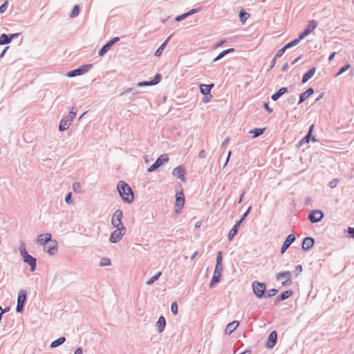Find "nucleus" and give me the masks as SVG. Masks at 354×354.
I'll return each instance as SVG.
<instances>
[{"mask_svg": "<svg viewBox=\"0 0 354 354\" xmlns=\"http://www.w3.org/2000/svg\"><path fill=\"white\" fill-rule=\"evenodd\" d=\"M120 40V38L116 37H113L107 41L99 50L98 54L100 56H104L111 48V47L117 43Z\"/></svg>", "mask_w": 354, "mask_h": 354, "instance_id": "obj_13", "label": "nucleus"}, {"mask_svg": "<svg viewBox=\"0 0 354 354\" xmlns=\"http://www.w3.org/2000/svg\"><path fill=\"white\" fill-rule=\"evenodd\" d=\"M216 266L223 267L222 265V252H218L216 254Z\"/></svg>", "mask_w": 354, "mask_h": 354, "instance_id": "obj_44", "label": "nucleus"}, {"mask_svg": "<svg viewBox=\"0 0 354 354\" xmlns=\"http://www.w3.org/2000/svg\"><path fill=\"white\" fill-rule=\"evenodd\" d=\"M310 140H312L313 142H316L317 139L315 136H310V134H306L297 144V147H301L305 143H308Z\"/></svg>", "mask_w": 354, "mask_h": 354, "instance_id": "obj_30", "label": "nucleus"}, {"mask_svg": "<svg viewBox=\"0 0 354 354\" xmlns=\"http://www.w3.org/2000/svg\"><path fill=\"white\" fill-rule=\"evenodd\" d=\"M278 292V290L276 288H271L270 290H268L266 293L265 292L264 297L268 298L271 297L272 296H274Z\"/></svg>", "mask_w": 354, "mask_h": 354, "instance_id": "obj_42", "label": "nucleus"}, {"mask_svg": "<svg viewBox=\"0 0 354 354\" xmlns=\"http://www.w3.org/2000/svg\"><path fill=\"white\" fill-rule=\"evenodd\" d=\"M246 193V190L245 189H243L239 200L237 201V203H241L242 201H243V196L245 195V194Z\"/></svg>", "mask_w": 354, "mask_h": 354, "instance_id": "obj_62", "label": "nucleus"}, {"mask_svg": "<svg viewBox=\"0 0 354 354\" xmlns=\"http://www.w3.org/2000/svg\"><path fill=\"white\" fill-rule=\"evenodd\" d=\"M76 113L77 109L75 107H73L65 119L71 123L76 115Z\"/></svg>", "mask_w": 354, "mask_h": 354, "instance_id": "obj_35", "label": "nucleus"}, {"mask_svg": "<svg viewBox=\"0 0 354 354\" xmlns=\"http://www.w3.org/2000/svg\"><path fill=\"white\" fill-rule=\"evenodd\" d=\"M171 310L174 315L178 314V304L176 302H173L171 305Z\"/></svg>", "mask_w": 354, "mask_h": 354, "instance_id": "obj_46", "label": "nucleus"}, {"mask_svg": "<svg viewBox=\"0 0 354 354\" xmlns=\"http://www.w3.org/2000/svg\"><path fill=\"white\" fill-rule=\"evenodd\" d=\"M175 205L180 210L183 208L185 205V196L183 191L176 193Z\"/></svg>", "mask_w": 354, "mask_h": 354, "instance_id": "obj_19", "label": "nucleus"}, {"mask_svg": "<svg viewBox=\"0 0 354 354\" xmlns=\"http://www.w3.org/2000/svg\"><path fill=\"white\" fill-rule=\"evenodd\" d=\"M251 209H252V207L250 206L247 211L242 215L241 218H240L239 221H238V222H240V223L241 224V223L245 220V218L247 217V216L248 215V214L251 211Z\"/></svg>", "mask_w": 354, "mask_h": 354, "instance_id": "obj_51", "label": "nucleus"}, {"mask_svg": "<svg viewBox=\"0 0 354 354\" xmlns=\"http://www.w3.org/2000/svg\"><path fill=\"white\" fill-rule=\"evenodd\" d=\"M314 93V89L312 87L308 88L305 92L299 95V104L304 102L310 95Z\"/></svg>", "mask_w": 354, "mask_h": 354, "instance_id": "obj_26", "label": "nucleus"}, {"mask_svg": "<svg viewBox=\"0 0 354 354\" xmlns=\"http://www.w3.org/2000/svg\"><path fill=\"white\" fill-rule=\"evenodd\" d=\"M316 72V68L312 67L310 68L306 73H305L302 77L301 82L304 84L307 82L313 76L315 75Z\"/></svg>", "mask_w": 354, "mask_h": 354, "instance_id": "obj_24", "label": "nucleus"}, {"mask_svg": "<svg viewBox=\"0 0 354 354\" xmlns=\"http://www.w3.org/2000/svg\"><path fill=\"white\" fill-rule=\"evenodd\" d=\"M51 241H53L52 236L50 233L39 234L37 239V243L43 246H44L45 244H48V243L50 242Z\"/></svg>", "mask_w": 354, "mask_h": 354, "instance_id": "obj_18", "label": "nucleus"}, {"mask_svg": "<svg viewBox=\"0 0 354 354\" xmlns=\"http://www.w3.org/2000/svg\"><path fill=\"white\" fill-rule=\"evenodd\" d=\"M122 216L123 212L121 209H118L115 211L111 219V223L113 227H124L122 222Z\"/></svg>", "mask_w": 354, "mask_h": 354, "instance_id": "obj_11", "label": "nucleus"}, {"mask_svg": "<svg viewBox=\"0 0 354 354\" xmlns=\"http://www.w3.org/2000/svg\"><path fill=\"white\" fill-rule=\"evenodd\" d=\"M162 275V272H158L156 274H154L152 277L148 279L146 282V284L148 286L152 285L156 281H157L160 277Z\"/></svg>", "mask_w": 354, "mask_h": 354, "instance_id": "obj_37", "label": "nucleus"}, {"mask_svg": "<svg viewBox=\"0 0 354 354\" xmlns=\"http://www.w3.org/2000/svg\"><path fill=\"white\" fill-rule=\"evenodd\" d=\"M350 68H351V64H346L345 66H344L343 67H342L339 72L335 75L336 77L342 75V73H344V72H346L348 69H349Z\"/></svg>", "mask_w": 354, "mask_h": 354, "instance_id": "obj_43", "label": "nucleus"}, {"mask_svg": "<svg viewBox=\"0 0 354 354\" xmlns=\"http://www.w3.org/2000/svg\"><path fill=\"white\" fill-rule=\"evenodd\" d=\"M223 270V267L215 266L213 277L209 284L210 288H213L220 281Z\"/></svg>", "mask_w": 354, "mask_h": 354, "instance_id": "obj_9", "label": "nucleus"}, {"mask_svg": "<svg viewBox=\"0 0 354 354\" xmlns=\"http://www.w3.org/2000/svg\"><path fill=\"white\" fill-rule=\"evenodd\" d=\"M117 188L124 202L130 204L134 201L133 192L125 181L120 180L118 183Z\"/></svg>", "mask_w": 354, "mask_h": 354, "instance_id": "obj_1", "label": "nucleus"}, {"mask_svg": "<svg viewBox=\"0 0 354 354\" xmlns=\"http://www.w3.org/2000/svg\"><path fill=\"white\" fill-rule=\"evenodd\" d=\"M162 79V76L159 73H156L153 80H150L151 86L158 84Z\"/></svg>", "mask_w": 354, "mask_h": 354, "instance_id": "obj_40", "label": "nucleus"}, {"mask_svg": "<svg viewBox=\"0 0 354 354\" xmlns=\"http://www.w3.org/2000/svg\"><path fill=\"white\" fill-rule=\"evenodd\" d=\"M239 322L238 321H233L225 327V333L227 335L232 334L235 329L239 326Z\"/></svg>", "mask_w": 354, "mask_h": 354, "instance_id": "obj_23", "label": "nucleus"}, {"mask_svg": "<svg viewBox=\"0 0 354 354\" xmlns=\"http://www.w3.org/2000/svg\"><path fill=\"white\" fill-rule=\"evenodd\" d=\"M286 50H287V48H286L285 46L283 48H281V49H279L274 55L275 59H277L278 57H281Z\"/></svg>", "mask_w": 354, "mask_h": 354, "instance_id": "obj_47", "label": "nucleus"}, {"mask_svg": "<svg viewBox=\"0 0 354 354\" xmlns=\"http://www.w3.org/2000/svg\"><path fill=\"white\" fill-rule=\"evenodd\" d=\"M250 15L243 10L239 12V19L242 24H245L246 20L250 17Z\"/></svg>", "mask_w": 354, "mask_h": 354, "instance_id": "obj_36", "label": "nucleus"}, {"mask_svg": "<svg viewBox=\"0 0 354 354\" xmlns=\"http://www.w3.org/2000/svg\"><path fill=\"white\" fill-rule=\"evenodd\" d=\"M292 294H293V292L291 290H288L283 291V292H281L277 297V298L275 299V302L284 301V300L288 299L290 296H292Z\"/></svg>", "mask_w": 354, "mask_h": 354, "instance_id": "obj_25", "label": "nucleus"}, {"mask_svg": "<svg viewBox=\"0 0 354 354\" xmlns=\"http://www.w3.org/2000/svg\"><path fill=\"white\" fill-rule=\"evenodd\" d=\"M8 6V2L7 1H6L3 3H2L0 6V13H3L4 12H6Z\"/></svg>", "mask_w": 354, "mask_h": 354, "instance_id": "obj_52", "label": "nucleus"}, {"mask_svg": "<svg viewBox=\"0 0 354 354\" xmlns=\"http://www.w3.org/2000/svg\"><path fill=\"white\" fill-rule=\"evenodd\" d=\"M226 55V53L225 52V50H223L222 52H221L213 60L214 62L222 59L223 57H225Z\"/></svg>", "mask_w": 354, "mask_h": 354, "instance_id": "obj_54", "label": "nucleus"}, {"mask_svg": "<svg viewBox=\"0 0 354 354\" xmlns=\"http://www.w3.org/2000/svg\"><path fill=\"white\" fill-rule=\"evenodd\" d=\"M172 37V35L169 36L167 39L159 46V48L156 50L154 55L156 57H160L166 47L168 42L170 41L171 38Z\"/></svg>", "mask_w": 354, "mask_h": 354, "instance_id": "obj_29", "label": "nucleus"}, {"mask_svg": "<svg viewBox=\"0 0 354 354\" xmlns=\"http://www.w3.org/2000/svg\"><path fill=\"white\" fill-rule=\"evenodd\" d=\"M277 333L276 330H272L268 335V340L266 344L267 348H272L277 344Z\"/></svg>", "mask_w": 354, "mask_h": 354, "instance_id": "obj_15", "label": "nucleus"}, {"mask_svg": "<svg viewBox=\"0 0 354 354\" xmlns=\"http://www.w3.org/2000/svg\"><path fill=\"white\" fill-rule=\"evenodd\" d=\"M315 244V239L313 237H306L302 242V249L305 251L310 250Z\"/></svg>", "mask_w": 354, "mask_h": 354, "instance_id": "obj_21", "label": "nucleus"}, {"mask_svg": "<svg viewBox=\"0 0 354 354\" xmlns=\"http://www.w3.org/2000/svg\"><path fill=\"white\" fill-rule=\"evenodd\" d=\"M127 93H132L133 95H136V94H138V92L134 88H127L126 90H124V91H122V93H120V95L121 96L124 95Z\"/></svg>", "mask_w": 354, "mask_h": 354, "instance_id": "obj_45", "label": "nucleus"}, {"mask_svg": "<svg viewBox=\"0 0 354 354\" xmlns=\"http://www.w3.org/2000/svg\"><path fill=\"white\" fill-rule=\"evenodd\" d=\"M166 326V319L164 316L161 315L156 322V330L158 333H162Z\"/></svg>", "mask_w": 354, "mask_h": 354, "instance_id": "obj_22", "label": "nucleus"}, {"mask_svg": "<svg viewBox=\"0 0 354 354\" xmlns=\"http://www.w3.org/2000/svg\"><path fill=\"white\" fill-rule=\"evenodd\" d=\"M266 130V128H255L250 131V133H252V138H255L261 135H262Z\"/></svg>", "mask_w": 354, "mask_h": 354, "instance_id": "obj_33", "label": "nucleus"}, {"mask_svg": "<svg viewBox=\"0 0 354 354\" xmlns=\"http://www.w3.org/2000/svg\"><path fill=\"white\" fill-rule=\"evenodd\" d=\"M101 266H106L111 265V260L109 258H103L100 263Z\"/></svg>", "mask_w": 354, "mask_h": 354, "instance_id": "obj_49", "label": "nucleus"}, {"mask_svg": "<svg viewBox=\"0 0 354 354\" xmlns=\"http://www.w3.org/2000/svg\"><path fill=\"white\" fill-rule=\"evenodd\" d=\"M26 301L27 292L25 290H21L17 297V305L16 307V311L17 313H22L24 311Z\"/></svg>", "mask_w": 354, "mask_h": 354, "instance_id": "obj_5", "label": "nucleus"}, {"mask_svg": "<svg viewBox=\"0 0 354 354\" xmlns=\"http://www.w3.org/2000/svg\"><path fill=\"white\" fill-rule=\"evenodd\" d=\"M65 202L68 205H71L73 203L72 199V193L69 192L66 194L65 197Z\"/></svg>", "mask_w": 354, "mask_h": 354, "instance_id": "obj_50", "label": "nucleus"}, {"mask_svg": "<svg viewBox=\"0 0 354 354\" xmlns=\"http://www.w3.org/2000/svg\"><path fill=\"white\" fill-rule=\"evenodd\" d=\"M11 42V40L10 39L9 35H7L6 33H2L0 35V45H5L10 44Z\"/></svg>", "mask_w": 354, "mask_h": 354, "instance_id": "obj_34", "label": "nucleus"}, {"mask_svg": "<svg viewBox=\"0 0 354 354\" xmlns=\"http://www.w3.org/2000/svg\"><path fill=\"white\" fill-rule=\"evenodd\" d=\"M116 229L112 232L109 237V241L112 243H118L126 232L125 227H115Z\"/></svg>", "mask_w": 354, "mask_h": 354, "instance_id": "obj_6", "label": "nucleus"}, {"mask_svg": "<svg viewBox=\"0 0 354 354\" xmlns=\"http://www.w3.org/2000/svg\"><path fill=\"white\" fill-rule=\"evenodd\" d=\"M151 86L150 81L140 82L137 84V86H138V87H143V86Z\"/></svg>", "mask_w": 354, "mask_h": 354, "instance_id": "obj_53", "label": "nucleus"}, {"mask_svg": "<svg viewBox=\"0 0 354 354\" xmlns=\"http://www.w3.org/2000/svg\"><path fill=\"white\" fill-rule=\"evenodd\" d=\"M296 96L295 95H290L286 98V100L284 102V104L286 106H290L295 103L296 102Z\"/></svg>", "mask_w": 354, "mask_h": 354, "instance_id": "obj_38", "label": "nucleus"}, {"mask_svg": "<svg viewBox=\"0 0 354 354\" xmlns=\"http://www.w3.org/2000/svg\"><path fill=\"white\" fill-rule=\"evenodd\" d=\"M295 240L296 236L295 234H289L285 239L281 248V254H283L286 251V250L290 247V245L295 241Z\"/></svg>", "mask_w": 354, "mask_h": 354, "instance_id": "obj_16", "label": "nucleus"}, {"mask_svg": "<svg viewBox=\"0 0 354 354\" xmlns=\"http://www.w3.org/2000/svg\"><path fill=\"white\" fill-rule=\"evenodd\" d=\"M288 92V88L281 87L277 92L271 95V99L273 101L278 100L283 94Z\"/></svg>", "mask_w": 354, "mask_h": 354, "instance_id": "obj_27", "label": "nucleus"}, {"mask_svg": "<svg viewBox=\"0 0 354 354\" xmlns=\"http://www.w3.org/2000/svg\"><path fill=\"white\" fill-rule=\"evenodd\" d=\"M188 17V15L185 12L183 15H178L175 18L176 21H180Z\"/></svg>", "mask_w": 354, "mask_h": 354, "instance_id": "obj_56", "label": "nucleus"}, {"mask_svg": "<svg viewBox=\"0 0 354 354\" xmlns=\"http://www.w3.org/2000/svg\"><path fill=\"white\" fill-rule=\"evenodd\" d=\"M74 354H83V350L82 347L77 348L75 351Z\"/></svg>", "mask_w": 354, "mask_h": 354, "instance_id": "obj_64", "label": "nucleus"}, {"mask_svg": "<svg viewBox=\"0 0 354 354\" xmlns=\"http://www.w3.org/2000/svg\"><path fill=\"white\" fill-rule=\"evenodd\" d=\"M207 156V152L205 151V150L204 149H202L200 151L199 153H198V157L200 158H205Z\"/></svg>", "mask_w": 354, "mask_h": 354, "instance_id": "obj_59", "label": "nucleus"}, {"mask_svg": "<svg viewBox=\"0 0 354 354\" xmlns=\"http://www.w3.org/2000/svg\"><path fill=\"white\" fill-rule=\"evenodd\" d=\"M214 86L213 83L209 84H201L199 86L201 93L204 95H209V97H212L211 95V90Z\"/></svg>", "mask_w": 354, "mask_h": 354, "instance_id": "obj_20", "label": "nucleus"}, {"mask_svg": "<svg viewBox=\"0 0 354 354\" xmlns=\"http://www.w3.org/2000/svg\"><path fill=\"white\" fill-rule=\"evenodd\" d=\"M263 107L269 113H271L273 112V109L269 106V104L268 102L263 103Z\"/></svg>", "mask_w": 354, "mask_h": 354, "instance_id": "obj_58", "label": "nucleus"}, {"mask_svg": "<svg viewBox=\"0 0 354 354\" xmlns=\"http://www.w3.org/2000/svg\"><path fill=\"white\" fill-rule=\"evenodd\" d=\"M185 173H186L185 169L183 165H179L176 167H175L172 171V174L175 177L180 179L183 182L186 181L185 178Z\"/></svg>", "mask_w": 354, "mask_h": 354, "instance_id": "obj_17", "label": "nucleus"}, {"mask_svg": "<svg viewBox=\"0 0 354 354\" xmlns=\"http://www.w3.org/2000/svg\"><path fill=\"white\" fill-rule=\"evenodd\" d=\"M252 290L257 298H263L265 296L266 284L259 281H254L252 283Z\"/></svg>", "mask_w": 354, "mask_h": 354, "instance_id": "obj_7", "label": "nucleus"}, {"mask_svg": "<svg viewBox=\"0 0 354 354\" xmlns=\"http://www.w3.org/2000/svg\"><path fill=\"white\" fill-rule=\"evenodd\" d=\"M169 161V158L167 154L160 155L148 169V172H152L158 169L160 166H162L164 163H166Z\"/></svg>", "mask_w": 354, "mask_h": 354, "instance_id": "obj_8", "label": "nucleus"}, {"mask_svg": "<svg viewBox=\"0 0 354 354\" xmlns=\"http://www.w3.org/2000/svg\"><path fill=\"white\" fill-rule=\"evenodd\" d=\"M347 231L349 236L354 239V227H349Z\"/></svg>", "mask_w": 354, "mask_h": 354, "instance_id": "obj_60", "label": "nucleus"}, {"mask_svg": "<svg viewBox=\"0 0 354 354\" xmlns=\"http://www.w3.org/2000/svg\"><path fill=\"white\" fill-rule=\"evenodd\" d=\"M19 251L24 261L30 266V271H35L37 266V259L27 252L24 243H23L19 247Z\"/></svg>", "mask_w": 354, "mask_h": 354, "instance_id": "obj_2", "label": "nucleus"}, {"mask_svg": "<svg viewBox=\"0 0 354 354\" xmlns=\"http://www.w3.org/2000/svg\"><path fill=\"white\" fill-rule=\"evenodd\" d=\"M292 273L290 271L280 272L276 275L277 281H281L282 286H288L292 284Z\"/></svg>", "mask_w": 354, "mask_h": 354, "instance_id": "obj_3", "label": "nucleus"}, {"mask_svg": "<svg viewBox=\"0 0 354 354\" xmlns=\"http://www.w3.org/2000/svg\"><path fill=\"white\" fill-rule=\"evenodd\" d=\"M317 26V21L315 20H311L309 21L307 26L305 28L303 32L299 34L300 39H304L308 36L313 30Z\"/></svg>", "mask_w": 354, "mask_h": 354, "instance_id": "obj_14", "label": "nucleus"}, {"mask_svg": "<svg viewBox=\"0 0 354 354\" xmlns=\"http://www.w3.org/2000/svg\"><path fill=\"white\" fill-rule=\"evenodd\" d=\"M66 341V338L64 337H60L58 339L54 340L51 342L50 347L52 348H56L62 344H64Z\"/></svg>", "mask_w": 354, "mask_h": 354, "instance_id": "obj_32", "label": "nucleus"}, {"mask_svg": "<svg viewBox=\"0 0 354 354\" xmlns=\"http://www.w3.org/2000/svg\"><path fill=\"white\" fill-rule=\"evenodd\" d=\"M44 250L50 256L55 255L58 250L57 242L55 240H53L48 243V244H45Z\"/></svg>", "mask_w": 354, "mask_h": 354, "instance_id": "obj_12", "label": "nucleus"}, {"mask_svg": "<svg viewBox=\"0 0 354 354\" xmlns=\"http://www.w3.org/2000/svg\"><path fill=\"white\" fill-rule=\"evenodd\" d=\"M324 216V214L322 210L313 209L308 213V218L312 223H316L321 221Z\"/></svg>", "mask_w": 354, "mask_h": 354, "instance_id": "obj_10", "label": "nucleus"}, {"mask_svg": "<svg viewBox=\"0 0 354 354\" xmlns=\"http://www.w3.org/2000/svg\"><path fill=\"white\" fill-rule=\"evenodd\" d=\"M198 11H199V8H194V9L190 10L189 11H188L186 13L188 15V17H189L193 14L197 13Z\"/></svg>", "mask_w": 354, "mask_h": 354, "instance_id": "obj_61", "label": "nucleus"}, {"mask_svg": "<svg viewBox=\"0 0 354 354\" xmlns=\"http://www.w3.org/2000/svg\"><path fill=\"white\" fill-rule=\"evenodd\" d=\"M71 123H70L66 119L62 118L59 122V130L60 131H64L66 129H68L70 127Z\"/></svg>", "mask_w": 354, "mask_h": 354, "instance_id": "obj_31", "label": "nucleus"}, {"mask_svg": "<svg viewBox=\"0 0 354 354\" xmlns=\"http://www.w3.org/2000/svg\"><path fill=\"white\" fill-rule=\"evenodd\" d=\"M303 268L301 265H297L295 269V273L296 276H298L302 272Z\"/></svg>", "mask_w": 354, "mask_h": 354, "instance_id": "obj_55", "label": "nucleus"}, {"mask_svg": "<svg viewBox=\"0 0 354 354\" xmlns=\"http://www.w3.org/2000/svg\"><path fill=\"white\" fill-rule=\"evenodd\" d=\"M301 39H300V36H299V38L295 39L291 41L290 42H289L287 44H286L285 46H286V48L287 49H288L290 48H292V47L297 45L299 43L300 40H301Z\"/></svg>", "mask_w": 354, "mask_h": 354, "instance_id": "obj_39", "label": "nucleus"}, {"mask_svg": "<svg viewBox=\"0 0 354 354\" xmlns=\"http://www.w3.org/2000/svg\"><path fill=\"white\" fill-rule=\"evenodd\" d=\"M240 225V222L237 221L228 232L227 238L230 241H232L234 239V237L236 235Z\"/></svg>", "mask_w": 354, "mask_h": 354, "instance_id": "obj_28", "label": "nucleus"}, {"mask_svg": "<svg viewBox=\"0 0 354 354\" xmlns=\"http://www.w3.org/2000/svg\"><path fill=\"white\" fill-rule=\"evenodd\" d=\"M80 14V7L78 5H75L71 14L70 17L71 18L77 17Z\"/></svg>", "mask_w": 354, "mask_h": 354, "instance_id": "obj_41", "label": "nucleus"}, {"mask_svg": "<svg viewBox=\"0 0 354 354\" xmlns=\"http://www.w3.org/2000/svg\"><path fill=\"white\" fill-rule=\"evenodd\" d=\"M92 67L93 65L91 64H84L77 68L68 72L66 75L68 77H74L78 75H81L88 72Z\"/></svg>", "mask_w": 354, "mask_h": 354, "instance_id": "obj_4", "label": "nucleus"}, {"mask_svg": "<svg viewBox=\"0 0 354 354\" xmlns=\"http://www.w3.org/2000/svg\"><path fill=\"white\" fill-rule=\"evenodd\" d=\"M73 190L75 192H79L80 193L81 192V185L80 183L78 182H75L73 184Z\"/></svg>", "mask_w": 354, "mask_h": 354, "instance_id": "obj_48", "label": "nucleus"}, {"mask_svg": "<svg viewBox=\"0 0 354 354\" xmlns=\"http://www.w3.org/2000/svg\"><path fill=\"white\" fill-rule=\"evenodd\" d=\"M338 182H339L338 179H336V178L333 179L331 181H330L329 186L331 188H335L337 186Z\"/></svg>", "mask_w": 354, "mask_h": 354, "instance_id": "obj_57", "label": "nucleus"}, {"mask_svg": "<svg viewBox=\"0 0 354 354\" xmlns=\"http://www.w3.org/2000/svg\"><path fill=\"white\" fill-rule=\"evenodd\" d=\"M229 141H230V138H226L225 139V140L222 142L221 147L222 148H224L225 147V145L229 142Z\"/></svg>", "mask_w": 354, "mask_h": 354, "instance_id": "obj_63", "label": "nucleus"}]
</instances>
